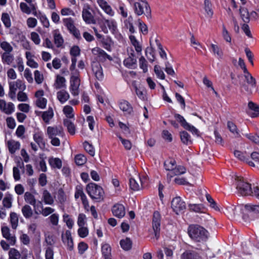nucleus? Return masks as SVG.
Returning a JSON list of instances; mask_svg holds the SVG:
<instances>
[{"label":"nucleus","mask_w":259,"mask_h":259,"mask_svg":"<svg viewBox=\"0 0 259 259\" xmlns=\"http://www.w3.org/2000/svg\"><path fill=\"white\" fill-rule=\"evenodd\" d=\"M188 233L191 239L195 242H205L208 237V233L207 230L198 225L189 226Z\"/></svg>","instance_id":"f257e3e1"},{"label":"nucleus","mask_w":259,"mask_h":259,"mask_svg":"<svg viewBox=\"0 0 259 259\" xmlns=\"http://www.w3.org/2000/svg\"><path fill=\"white\" fill-rule=\"evenodd\" d=\"M86 190L91 198L96 202H100L104 198L103 189L97 184L91 183L87 185Z\"/></svg>","instance_id":"f03ea898"},{"label":"nucleus","mask_w":259,"mask_h":259,"mask_svg":"<svg viewBox=\"0 0 259 259\" xmlns=\"http://www.w3.org/2000/svg\"><path fill=\"white\" fill-rule=\"evenodd\" d=\"M235 185L238 193L241 195H251L252 188L250 185L244 182L242 178L236 176L235 177Z\"/></svg>","instance_id":"7ed1b4c3"},{"label":"nucleus","mask_w":259,"mask_h":259,"mask_svg":"<svg viewBox=\"0 0 259 259\" xmlns=\"http://www.w3.org/2000/svg\"><path fill=\"white\" fill-rule=\"evenodd\" d=\"M135 13L138 16L144 14L148 17L151 14V9L145 0H138L134 4Z\"/></svg>","instance_id":"20e7f679"},{"label":"nucleus","mask_w":259,"mask_h":259,"mask_svg":"<svg viewBox=\"0 0 259 259\" xmlns=\"http://www.w3.org/2000/svg\"><path fill=\"white\" fill-rule=\"evenodd\" d=\"M94 14V11L90 5L88 4L83 5L82 11V17L87 24H95L96 23Z\"/></svg>","instance_id":"39448f33"},{"label":"nucleus","mask_w":259,"mask_h":259,"mask_svg":"<svg viewBox=\"0 0 259 259\" xmlns=\"http://www.w3.org/2000/svg\"><path fill=\"white\" fill-rule=\"evenodd\" d=\"M9 92L8 96L13 100H15L16 99V94L17 89L22 91H24L26 89V85L20 79H18L15 81L9 82Z\"/></svg>","instance_id":"423d86ee"},{"label":"nucleus","mask_w":259,"mask_h":259,"mask_svg":"<svg viewBox=\"0 0 259 259\" xmlns=\"http://www.w3.org/2000/svg\"><path fill=\"white\" fill-rule=\"evenodd\" d=\"M171 207L177 214L183 212L186 208L185 202L182 200L180 197H176L172 199L171 202Z\"/></svg>","instance_id":"0eeeda50"},{"label":"nucleus","mask_w":259,"mask_h":259,"mask_svg":"<svg viewBox=\"0 0 259 259\" xmlns=\"http://www.w3.org/2000/svg\"><path fill=\"white\" fill-rule=\"evenodd\" d=\"M80 84V79L79 75L70 76L69 90L73 96H76L79 95Z\"/></svg>","instance_id":"6e6552de"},{"label":"nucleus","mask_w":259,"mask_h":259,"mask_svg":"<svg viewBox=\"0 0 259 259\" xmlns=\"http://www.w3.org/2000/svg\"><path fill=\"white\" fill-rule=\"evenodd\" d=\"M63 22L69 32L72 34L74 37L77 39H80L81 38L80 32L74 26V21L71 18L63 19Z\"/></svg>","instance_id":"1a4fd4ad"},{"label":"nucleus","mask_w":259,"mask_h":259,"mask_svg":"<svg viewBox=\"0 0 259 259\" xmlns=\"http://www.w3.org/2000/svg\"><path fill=\"white\" fill-rule=\"evenodd\" d=\"M123 65L128 69H134L137 68V58L133 49H131V52H128L127 57L124 59Z\"/></svg>","instance_id":"9d476101"},{"label":"nucleus","mask_w":259,"mask_h":259,"mask_svg":"<svg viewBox=\"0 0 259 259\" xmlns=\"http://www.w3.org/2000/svg\"><path fill=\"white\" fill-rule=\"evenodd\" d=\"M92 53L97 60L101 62H104L107 59L111 61L112 58L108 55L103 50L99 47H95L92 49Z\"/></svg>","instance_id":"9b49d317"},{"label":"nucleus","mask_w":259,"mask_h":259,"mask_svg":"<svg viewBox=\"0 0 259 259\" xmlns=\"http://www.w3.org/2000/svg\"><path fill=\"white\" fill-rule=\"evenodd\" d=\"M160 214L158 211H155L153 213L152 220V227L154 232L155 237L158 239L160 235Z\"/></svg>","instance_id":"f8f14e48"},{"label":"nucleus","mask_w":259,"mask_h":259,"mask_svg":"<svg viewBox=\"0 0 259 259\" xmlns=\"http://www.w3.org/2000/svg\"><path fill=\"white\" fill-rule=\"evenodd\" d=\"M47 134L49 138L55 137L63 136V130L61 126H48L47 130Z\"/></svg>","instance_id":"ddd939ff"},{"label":"nucleus","mask_w":259,"mask_h":259,"mask_svg":"<svg viewBox=\"0 0 259 259\" xmlns=\"http://www.w3.org/2000/svg\"><path fill=\"white\" fill-rule=\"evenodd\" d=\"M92 71L96 77L99 80L103 79L104 77L102 67L98 62H94L92 64Z\"/></svg>","instance_id":"4468645a"},{"label":"nucleus","mask_w":259,"mask_h":259,"mask_svg":"<svg viewBox=\"0 0 259 259\" xmlns=\"http://www.w3.org/2000/svg\"><path fill=\"white\" fill-rule=\"evenodd\" d=\"M234 156L239 160L246 162L249 165L254 167V163L249 160V157L246 152H242L240 151L235 150L234 152Z\"/></svg>","instance_id":"2eb2a0df"},{"label":"nucleus","mask_w":259,"mask_h":259,"mask_svg":"<svg viewBox=\"0 0 259 259\" xmlns=\"http://www.w3.org/2000/svg\"><path fill=\"white\" fill-rule=\"evenodd\" d=\"M62 239L64 244L67 246V249L69 250L73 249V242L70 231L67 230L64 234L62 235Z\"/></svg>","instance_id":"dca6fc26"},{"label":"nucleus","mask_w":259,"mask_h":259,"mask_svg":"<svg viewBox=\"0 0 259 259\" xmlns=\"http://www.w3.org/2000/svg\"><path fill=\"white\" fill-rule=\"evenodd\" d=\"M2 233L3 236L9 242L11 245H14L16 243V237L14 235L10 233V229L7 227H3L2 228Z\"/></svg>","instance_id":"f3484780"},{"label":"nucleus","mask_w":259,"mask_h":259,"mask_svg":"<svg viewBox=\"0 0 259 259\" xmlns=\"http://www.w3.org/2000/svg\"><path fill=\"white\" fill-rule=\"evenodd\" d=\"M14 105L12 102L6 103L4 100H0V109L7 114H10L14 111Z\"/></svg>","instance_id":"a211bd4d"},{"label":"nucleus","mask_w":259,"mask_h":259,"mask_svg":"<svg viewBox=\"0 0 259 259\" xmlns=\"http://www.w3.org/2000/svg\"><path fill=\"white\" fill-rule=\"evenodd\" d=\"M97 3L100 8L110 16H113L115 14L114 11L111 7L107 3L105 0H97Z\"/></svg>","instance_id":"6ab92c4d"},{"label":"nucleus","mask_w":259,"mask_h":259,"mask_svg":"<svg viewBox=\"0 0 259 259\" xmlns=\"http://www.w3.org/2000/svg\"><path fill=\"white\" fill-rule=\"evenodd\" d=\"M42 201L45 204L53 205L55 202V197L46 189L43 190L42 192Z\"/></svg>","instance_id":"aec40b11"},{"label":"nucleus","mask_w":259,"mask_h":259,"mask_svg":"<svg viewBox=\"0 0 259 259\" xmlns=\"http://www.w3.org/2000/svg\"><path fill=\"white\" fill-rule=\"evenodd\" d=\"M112 211L113 215L118 218L123 217L125 214L124 207L121 204H115L112 208Z\"/></svg>","instance_id":"412c9836"},{"label":"nucleus","mask_w":259,"mask_h":259,"mask_svg":"<svg viewBox=\"0 0 259 259\" xmlns=\"http://www.w3.org/2000/svg\"><path fill=\"white\" fill-rule=\"evenodd\" d=\"M181 259H203L198 252L195 250H187L184 252L181 256Z\"/></svg>","instance_id":"4be33fe9"},{"label":"nucleus","mask_w":259,"mask_h":259,"mask_svg":"<svg viewBox=\"0 0 259 259\" xmlns=\"http://www.w3.org/2000/svg\"><path fill=\"white\" fill-rule=\"evenodd\" d=\"M119 106L125 115H131L133 112V108L131 104L126 100H122L119 103Z\"/></svg>","instance_id":"5701e85b"},{"label":"nucleus","mask_w":259,"mask_h":259,"mask_svg":"<svg viewBox=\"0 0 259 259\" xmlns=\"http://www.w3.org/2000/svg\"><path fill=\"white\" fill-rule=\"evenodd\" d=\"M35 113L38 115L39 114H41V117L46 123H49L50 120L54 116V112L53 109L51 107H50L48 110L46 111L41 112V111H35Z\"/></svg>","instance_id":"b1692460"},{"label":"nucleus","mask_w":259,"mask_h":259,"mask_svg":"<svg viewBox=\"0 0 259 259\" xmlns=\"http://www.w3.org/2000/svg\"><path fill=\"white\" fill-rule=\"evenodd\" d=\"M2 61L4 64L10 65L14 60V56L11 53L4 52L1 54Z\"/></svg>","instance_id":"393cba45"},{"label":"nucleus","mask_w":259,"mask_h":259,"mask_svg":"<svg viewBox=\"0 0 259 259\" xmlns=\"http://www.w3.org/2000/svg\"><path fill=\"white\" fill-rule=\"evenodd\" d=\"M7 146L9 152L11 154H14L16 150L20 149V143L18 141L11 140L7 142Z\"/></svg>","instance_id":"a878e982"},{"label":"nucleus","mask_w":259,"mask_h":259,"mask_svg":"<svg viewBox=\"0 0 259 259\" xmlns=\"http://www.w3.org/2000/svg\"><path fill=\"white\" fill-rule=\"evenodd\" d=\"M54 43L57 48L61 47L64 42L63 38L58 30L53 31Z\"/></svg>","instance_id":"bb28decb"},{"label":"nucleus","mask_w":259,"mask_h":259,"mask_svg":"<svg viewBox=\"0 0 259 259\" xmlns=\"http://www.w3.org/2000/svg\"><path fill=\"white\" fill-rule=\"evenodd\" d=\"M57 97L60 103L63 104L69 99L70 95L67 91L63 90L57 92Z\"/></svg>","instance_id":"cd10ccee"},{"label":"nucleus","mask_w":259,"mask_h":259,"mask_svg":"<svg viewBox=\"0 0 259 259\" xmlns=\"http://www.w3.org/2000/svg\"><path fill=\"white\" fill-rule=\"evenodd\" d=\"M227 127L230 132L233 134L235 138H240L241 137L239 130L234 123L231 121H228L227 122Z\"/></svg>","instance_id":"c85d7f7f"},{"label":"nucleus","mask_w":259,"mask_h":259,"mask_svg":"<svg viewBox=\"0 0 259 259\" xmlns=\"http://www.w3.org/2000/svg\"><path fill=\"white\" fill-rule=\"evenodd\" d=\"M114 7L116 9L117 12L123 17L126 18L127 17V12L125 8V5L123 3L119 2L118 5L115 4Z\"/></svg>","instance_id":"c756f323"},{"label":"nucleus","mask_w":259,"mask_h":259,"mask_svg":"<svg viewBox=\"0 0 259 259\" xmlns=\"http://www.w3.org/2000/svg\"><path fill=\"white\" fill-rule=\"evenodd\" d=\"M22 213L24 217L27 219L30 218L33 215V210L30 205L28 204L24 205L22 207Z\"/></svg>","instance_id":"7c9ffc66"},{"label":"nucleus","mask_w":259,"mask_h":259,"mask_svg":"<svg viewBox=\"0 0 259 259\" xmlns=\"http://www.w3.org/2000/svg\"><path fill=\"white\" fill-rule=\"evenodd\" d=\"M65 82L66 79L64 77L59 75H57L54 83L55 88L60 89L65 87L66 86Z\"/></svg>","instance_id":"2f4dec72"},{"label":"nucleus","mask_w":259,"mask_h":259,"mask_svg":"<svg viewBox=\"0 0 259 259\" xmlns=\"http://www.w3.org/2000/svg\"><path fill=\"white\" fill-rule=\"evenodd\" d=\"M49 163L52 167L60 169L62 165L61 160L59 158L51 157L49 159Z\"/></svg>","instance_id":"473e14b6"},{"label":"nucleus","mask_w":259,"mask_h":259,"mask_svg":"<svg viewBox=\"0 0 259 259\" xmlns=\"http://www.w3.org/2000/svg\"><path fill=\"white\" fill-rule=\"evenodd\" d=\"M176 161L175 160L170 159L167 160L164 162V166L165 169L169 171V173L167 174L168 176L171 177V173L175 169L176 166Z\"/></svg>","instance_id":"72a5a7b5"},{"label":"nucleus","mask_w":259,"mask_h":259,"mask_svg":"<svg viewBox=\"0 0 259 259\" xmlns=\"http://www.w3.org/2000/svg\"><path fill=\"white\" fill-rule=\"evenodd\" d=\"M13 196L9 193H7L3 199V205L6 208H10L12 206Z\"/></svg>","instance_id":"f704fd0d"},{"label":"nucleus","mask_w":259,"mask_h":259,"mask_svg":"<svg viewBox=\"0 0 259 259\" xmlns=\"http://www.w3.org/2000/svg\"><path fill=\"white\" fill-rule=\"evenodd\" d=\"M33 139L40 148H44L45 147V143L42 134L41 133H37L34 134Z\"/></svg>","instance_id":"c9c22d12"},{"label":"nucleus","mask_w":259,"mask_h":259,"mask_svg":"<svg viewBox=\"0 0 259 259\" xmlns=\"http://www.w3.org/2000/svg\"><path fill=\"white\" fill-rule=\"evenodd\" d=\"M240 14L241 18L244 22L245 23L249 22V13L246 8H241L240 9Z\"/></svg>","instance_id":"e433bc0d"},{"label":"nucleus","mask_w":259,"mask_h":259,"mask_svg":"<svg viewBox=\"0 0 259 259\" xmlns=\"http://www.w3.org/2000/svg\"><path fill=\"white\" fill-rule=\"evenodd\" d=\"M18 217L16 213L11 212L10 215V221L13 229H16L18 225Z\"/></svg>","instance_id":"4c0bfd02"},{"label":"nucleus","mask_w":259,"mask_h":259,"mask_svg":"<svg viewBox=\"0 0 259 259\" xmlns=\"http://www.w3.org/2000/svg\"><path fill=\"white\" fill-rule=\"evenodd\" d=\"M210 46L213 55L219 59H222L223 57L222 50L216 45L211 44Z\"/></svg>","instance_id":"58836bf2"},{"label":"nucleus","mask_w":259,"mask_h":259,"mask_svg":"<svg viewBox=\"0 0 259 259\" xmlns=\"http://www.w3.org/2000/svg\"><path fill=\"white\" fill-rule=\"evenodd\" d=\"M141 184H139L137 181L133 178L130 179V186L132 190L134 191H138L142 187V182L141 180H139Z\"/></svg>","instance_id":"ea45409f"},{"label":"nucleus","mask_w":259,"mask_h":259,"mask_svg":"<svg viewBox=\"0 0 259 259\" xmlns=\"http://www.w3.org/2000/svg\"><path fill=\"white\" fill-rule=\"evenodd\" d=\"M105 23L112 33H116L117 30V23L113 19L105 20Z\"/></svg>","instance_id":"a19ab883"},{"label":"nucleus","mask_w":259,"mask_h":259,"mask_svg":"<svg viewBox=\"0 0 259 259\" xmlns=\"http://www.w3.org/2000/svg\"><path fill=\"white\" fill-rule=\"evenodd\" d=\"M64 124L67 128L68 132L71 135H74L75 133V126L74 124L68 119L64 120Z\"/></svg>","instance_id":"79ce46f5"},{"label":"nucleus","mask_w":259,"mask_h":259,"mask_svg":"<svg viewBox=\"0 0 259 259\" xmlns=\"http://www.w3.org/2000/svg\"><path fill=\"white\" fill-rule=\"evenodd\" d=\"M111 247L108 244H104L102 246V254L105 259H111Z\"/></svg>","instance_id":"37998d69"},{"label":"nucleus","mask_w":259,"mask_h":259,"mask_svg":"<svg viewBox=\"0 0 259 259\" xmlns=\"http://www.w3.org/2000/svg\"><path fill=\"white\" fill-rule=\"evenodd\" d=\"M133 86L134 88L136 93L138 97L142 100H145L146 98V94L144 93V90L140 88H138V87L136 84V82L134 81L132 83Z\"/></svg>","instance_id":"c03bdc74"},{"label":"nucleus","mask_w":259,"mask_h":259,"mask_svg":"<svg viewBox=\"0 0 259 259\" xmlns=\"http://www.w3.org/2000/svg\"><path fill=\"white\" fill-rule=\"evenodd\" d=\"M24 198L26 202L31 205L35 204L36 201L34 196L29 192H26L24 194Z\"/></svg>","instance_id":"a18cd8bd"},{"label":"nucleus","mask_w":259,"mask_h":259,"mask_svg":"<svg viewBox=\"0 0 259 259\" xmlns=\"http://www.w3.org/2000/svg\"><path fill=\"white\" fill-rule=\"evenodd\" d=\"M1 20L6 28H9L11 26L10 17L8 13H3L1 17Z\"/></svg>","instance_id":"49530a36"},{"label":"nucleus","mask_w":259,"mask_h":259,"mask_svg":"<svg viewBox=\"0 0 259 259\" xmlns=\"http://www.w3.org/2000/svg\"><path fill=\"white\" fill-rule=\"evenodd\" d=\"M188 207L190 211L195 212H204V207L202 204H189Z\"/></svg>","instance_id":"de8ad7c7"},{"label":"nucleus","mask_w":259,"mask_h":259,"mask_svg":"<svg viewBox=\"0 0 259 259\" xmlns=\"http://www.w3.org/2000/svg\"><path fill=\"white\" fill-rule=\"evenodd\" d=\"M9 259H20L21 255L20 252L15 248H11L8 252Z\"/></svg>","instance_id":"09e8293b"},{"label":"nucleus","mask_w":259,"mask_h":259,"mask_svg":"<svg viewBox=\"0 0 259 259\" xmlns=\"http://www.w3.org/2000/svg\"><path fill=\"white\" fill-rule=\"evenodd\" d=\"M245 80L246 82L249 84L251 88H254L256 87V80L248 72L245 75Z\"/></svg>","instance_id":"8fccbe9b"},{"label":"nucleus","mask_w":259,"mask_h":259,"mask_svg":"<svg viewBox=\"0 0 259 259\" xmlns=\"http://www.w3.org/2000/svg\"><path fill=\"white\" fill-rule=\"evenodd\" d=\"M180 136L181 141L184 144L189 145L191 143V137L187 132L183 131L181 133Z\"/></svg>","instance_id":"3c124183"},{"label":"nucleus","mask_w":259,"mask_h":259,"mask_svg":"<svg viewBox=\"0 0 259 259\" xmlns=\"http://www.w3.org/2000/svg\"><path fill=\"white\" fill-rule=\"evenodd\" d=\"M186 168L182 165L176 166L174 170L171 173V177L172 175H180L184 174L186 172Z\"/></svg>","instance_id":"603ef678"},{"label":"nucleus","mask_w":259,"mask_h":259,"mask_svg":"<svg viewBox=\"0 0 259 259\" xmlns=\"http://www.w3.org/2000/svg\"><path fill=\"white\" fill-rule=\"evenodd\" d=\"M121 247L125 250H130L132 247V241L129 238L121 240L120 242Z\"/></svg>","instance_id":"864d4df0"},{"label":"nucleus","mask_w":259,"mask_h":259,"mask_svg":"<svg viewBox=\"0 0 259 259\" xmlns=\"http://www.w3.org/2000/svg\"><path fill=\"white\" fill-rule=\"evenodd\" d=\"M73 111V109L72 107L69 105L64 106L63 108V112L67 118H71L74 117Z\"/></svg>","instance_id":"5fc2aeb1"},{"label":"nucleus","mask_w":259,"mask_h":259,"mask_svg":"<svg viewBox=\"0 0 259 259\" xmlns=\"http://www.w3.org/2000/svg\"><path fill=\"white\" fill-rule=\"evenodd\" d=\"M139 66L144 73L148 71L147 61L143 56H141L139 59Z\"/></svg>","instance_id":"6e6d98bb"},{"label":"nucleus","mask_w":259,"mask_h":259,"mask_svg":"<svg viewBox=\"0 0 259 259\" xmlns=\"http://www.w3.org/2000/svg\"><path fill=\"white\" fill-rule=\"evenodd\" d=\"M0 47L4 51H5V52L11 53L13 50L11 45L6 41L1 42Z\"/></svg>","instance_id":"4d7b16f0"},{"label":"nucleus","mask_w":259,"mask_h":259,"mask_svg":"<svg viewBox=\"0 0 259 259\" xmlns=\"http://www.w3.org/2000/svg\"><path fill=\"white\" fill-rule=\"evenodd\" d=\"M154 72L157 77L160 79H164L165 78V75L163 71L161 69L160 67L158 65H155Z\"/></svg>","instance_id":"13d9d810"},{"label":"nucleus","mask_w":259,"mask_h":259,"mask_svg":"<svg viewBox=\"0 0 259 259\" xmlns=\"http://www.w3.org/2000/svg\"><path fill=\"white\" fill-rule=\"evenodd\" d=\"M87 159L81 154H78L75 157V162L78 165H82L85 163Z\"/></svg>","instance_id":"bf43d9fd"},{"label":"nucleus","mask_w":259,"mask_h":259,"mask_svg":"<svg viewBox=\"0 0 259 259\" xmlns=\"http://www.w3.org/2000/svg\"><path fill=\"white\" fill-rule=\"evenodd\" d=\"M47 100L45 98H39L35 102L36 105L41 108L45 109L46 107Z\"/></svg>","instance_id":"052dcab7"},{"label":"nucleus","mask_w":259,"mask_h":259,"mask_svg":"<svg viewBox=\"0 0 259 259\" xmlns=\"http://www.w3.org/2000/svg\"><path fill=\"white\" fill-rule=\"evenodd\" d=\"M83 146L85 150L92 156H94L95 155V150L93 146L89 144L87 142H85L83 143Z\"/></svg>","instance_id":"680f3d73"},{"label":"nucleus","mask_w":259,"mask_h":259,"mask_svg":"<svg viewBox=\"0 0 259 259\" xmlns=\"http://www.w3.org/2000/svg\"><path fill=\"white\" fill-rule=\"evenodd\" d=\"M146 55L149 60L153 62L155 59V56L154 55V51L152 48H148L146 50Z\"/></svg>","instance_id":"e2e57ef3"},{"label":"nucleus","mask_w":259,"mask_h":259,"mask_svg":"<svg viewBox=\"0 0 259 259\" xmlns=\"http://www.w3.org/2000/svg\"><path fill=\"white\" fill-rule=\"evenodd\" d=\"M32 206L34 210V213L36 214H39L41 212V210L44 207L42 201H38L37 202H36L35 204L32 205Z\"/></svg>","instance_id":"0e129e2a"},{"label":"nucleus","mask_w":259,"mask_h":259,"mask_svg":"<svg viewBox=\"0 0 259 259\" xmlns=\"http://www.w3.org/2000/svg\"><path fill=\"white\" fill-rule=\"evenodd\" d=\"M34 79L37 84H40L44 80V76L38 70H35L34 73Z\"/></svg>","instance_id":"69168bd1"},{"label":"nucleus","mask_w":259,"mask_h":259,"mask_svg":"<svg viewBox=\"0 0 259 259\" xmlns=\"http://www.w3.org/2000/svg\"><path fill=\"white\" fill-rule=\"evenodd\" d=\"M77 232L78 235L81 238H84L89 234L88 229L84 226L79 227Z\"/></svg>","instance_id":"338daca9"},{"label":"nucleus","mask_w":259,"mask_h":259,"mask_svg":"<svg viewBox=\"0 0 259 259\" xmlns=\"http://www.w3.org/2000/svg\"><path fill=\"white\" fill-rule=\"evenodd\" d=\"M244 136L252 142L259 145V136L256 135L245 134Z\"/></svg>","instance_id":"774afa93"}]
</instances>
